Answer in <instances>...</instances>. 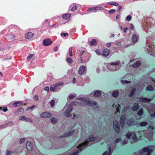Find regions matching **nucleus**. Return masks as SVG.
<instances>
[{
    "label": "nucleus",
    "instance_id": "nucleus-38",
    "mask_svg": "<svg viewBox=\"0 0 155 155\" xmlns=\"http://www.w3.org/2000/svg\"><path fill=\"white\" fill-rule=\"evenodd\" d=\"M107 4L113 5L115 6H117L118 5V3L116 2H108L107 3Z\"/></svg>",
    "mask_w": 155,
    "mask_h": 155
},
{
    "label": "nucleus",
    "instance_id": "nucleus-1",
    "mask_svg": "<svg viewBox=\"0 0 155 155\" xmlns=\"http://www.w3.org/2000/svg\"><path fill=\"white\" fill-rule=\"evenodd\" d=\"M154 149L151 146H148L133 153V155H150Z\"/></svg>",
    "mask_w": 155,
    "mask_h": 155
},
{
    "label": "nucleus",
    "instance_id": "nucleus-22",
    "mask_svg": "<svg viewBox=\"0 0 155 155\" xmlns=\"http://www.w3.org/2000/svg\"><path fill=\"white\" fill-rule=\"evenodd\" d=\"M26 146L28 151H31L32 150V145L30 142L28 141L26 143Z\"/></svg>",
    "mask_w": 155,
    "mask_h": 155
},
{
    "label": "nucleus",
    "instance_id": "nucleus-45",
    "mask_svg": "<svg viewBox=\"0 0 155 155\" xmlns=\"http://www.w3.org/2000/svg\"><path fill=\"white\" fill-rule=\"evenodd\" d=\"M121 83L123 84H129L130 83V81H128L127 80H125V81L121 80Z\"/></svg>",
    "mask_w": 155,
    "mask_h": 155
},
{
    "label": "nucleus",
    "instance_id": "nucleus-4",
    "mask_svg": "<svg viewBox=\"0 0 155 155\" xmlns=\"http://www.w3.org/2000/svg\"><path fill=\"white\" fill-rule=\"evenodd\" d=\"M77 99L83 102H85V104L86 105L90 106L92 107L93 105L96 106L97 104V103L96 102H92L89 100H87V99L85 98L79 97Z\"/></svg>",
    "mask_w": 155,
    "mask_h": 155
},
{
    "label": "nucleus",
    "instance_id": "nucleus-8",
    "mask_svg": "<svg viewBox=\"0 0 155 155\" xmlns=\"http://www.w3.org/2000/svg\"><path fill=\"white\" fill-rule=\"evenodd\" d=\"M113 127L117 134H119L120 131V125L118 122L116 120H114L113 121Z\"/></svg>",
    "mask_w": 155,
    "mask_h": 155
},
{
    "label": "nucleus",
    "instance_id": "nucleus-6",
    "mask_svg": "<svg viewBox=\"0 0 155 155\" xmlns=\"http://www.w3.org/2000/svg\"><path fill=\"white\" fill-rule=\"evenodd\" d=\"M148 111L152 117H155V105L152 104L148 109Z\"/></svg>",
    "mask_w": 155,
    "mask_h": 155
},
{
    "label": "nucleus",
    "instance_id": "nucleus-43",
    "mask_svg": "<svg viewBox=\"0 0 155 155\" xmlns=\"http://www.w3.org/2000/svg\"><path fill=\"white\" fill-rule=\"evenodd\" d=\"M55 102V101L54 100H52L50 102V105L52 107H53L54 106Z\"/></svg>",
    "mask_w": 155,
    "mask_h": 155
},
{
    "label": "nucleus",
    "instance_id": "nucleus-9",
    "mask_svg": "<svg viewBox=\"0 0 155 155\" xmlns=\"http://www.w3.org/2000/svg\"><path fill=\"white\" fill-rule=\"evenodd\" d=\"M51 116V114L47 111L41 113L40 115L41 117L44 118H50Z\"/></svg>",
    "mask_w": 155,
    "mask_h": 155
},
{
    "label": "nucleus",
    "instance_id": "nucleus-47",
    "mask_svg": "<svg viewBox=\"0 0 155 155\" xmlns=\"http://www.w3.org/2000/svg\"><path fill=\"white\" fill-rule=\"evenodd\" d=\"M26 117L24 116H21L19 117V119L20 120H22L23 121H25V120H24L25 119Z\"/></svg>",
    "mask_w": 155,
    "mask_h": 155
},
{
    "label": "nucleus",
    "instance_id": "nucleus-60",
    "mask_svg": "<svg viewBox=\"0 0 155 155\" xmlns=\"http://www.w3.org/2000/svg\"><path fill=\"white\" fill-rule=\"evenodd\" d=\"M121 140V139L120 138H117L115 141V142L116 143H117Z\"/></svg>",
    "mask_w": 155,
    "mask_h": 155
},
{
    "label": "nucleus",
    "instance_id": "nucleus-32",
    "mask_svg": "<svg viewBox=\"0 0 155 155\" xmlns=\"http://www.w3.org/2000/svg\"><path fill=\"white\" fill-rule=\"evenodd\" d=\"M70 15L69 14H66L63 15L62 16V18L64 20H68L70 17Z\"/></svg>",
    "mask_w": 155,
    "mask_h": 155
},
{
    "label": "nucleus",
    "instance_id": "nucleus-28",
    "mask_svg": "<svg viewBox=\"0 0 155 155\" xmlns=\"http://www.w3.org/2000/svg\"><path fill=\"white\" fill-rule=\"evenodd\" d=\"M74 130H71L67 133L64 134L61 137H65L72 135L74 133Z\"/></svg>",
    "mask_w": 155,
    "mask_h": 155
},
{
    "label": "nucleus",
    "instance_id": "nucleus-40",
    "mask_svg": "<svg viewBox=\"0 0 155 155\" xmlns=\"http://www.w3.org/2000/svg\"><path fill=\"white\" fill-rule=\"evenodd\" d=\"M73 4H73V5H71L70 7H72V8L71 9V11H72V12L75 11V10H77V6L75 5V6H72Z\"/></svg>",
    "mask_w": 155,
    "mask_h": 155
},
{
    "label": "nucleus",
    "instance_id": "nucleus-14",
    "mask_svg": "<svg viewBox=\"0 0 155 155\" xmlns=\"http://www.w3.org/2000/svg\"><path fill=\"white\" fill-rule=\"evenodd\" d=\"M63 84V83H57L54 85H51L50 88V90L51 91H53L56 90L58 87Z\"/></svg>",
    "mask_w": 155,
    "mask_h": 155
},
{
    "label": "nucleus",
    "instance_id": "nucleus-33",
    "mask_svg": "<svg viewBox=\"0 0 155 155\" xmlns=\"http://www.w3.org/2000/svg\"><path fill=\"white\" fill-rule=\"evenodd\" d=\"M97 45V41L95 39H93L90 42V46H95Z\"/></svg>",
    "mask_w": 155,
    "mask_h": 155
},
{
    "label": "nucleus",
    "instance_id": "nucleus-12",
    "mask_svg": "<svg viewBox=\"0 0 155 155\" xmlns=\"http://www.w3.org/2000/svg\"><path fill=\"white\" fill-rule=\"evenodd\" d=\"M126 119V116L125 115H123L121 116L120 118V122L122 125L121 127L123 128L125 124V120Z\"/></svg>",
    "mask_w": 155,
    "mask_h": 155
},
{
    "label": "nucleus",
    "instance_id": "nucleus-16",
    "mask_svg": "<svg viewBox=\"0 0 155 155\" xmlns=\"http://www.w3.org/2000/svg\"><path fill=\"white\" fill-rule=\"evenodd\" d=\"M43 45L45 46H48L51 45L52 42L50 38H47L44 40L43 41Z\"/></svg>",
    "mask_w": 155,
    "mask_h": 155
},
{
    "label": "nucleus",
    "instance_id": "nucleus-57",
    "mask_svg": "<svg viewBox=\"0 0 155 155\" xmlns=\"http://www.w3.org/2000/svg\"><path fill=\"white\" fill-rule=\"evenodd\" d=\"M74 97H75V96L74 95H70L68 97L70 99H72Z\"/></svg>",
    "mask_w": 155,
    "mask_h": 155
},
{
    "label": "nucleus",
    "instance_id": "nucleus-37",
    "mask_svg": "<svg viewBox=\"0 0 155 155\" xmlns=\"http://www.w3.org/2000/svg\"><path fill=\"white\" fill-rule=\"evenodd\" d=\"M51 121L52 124H55L57 122V119L54 117H51Z\"/></svg>",
    "mask_w": 155,
    "mask_h": 155
},
{
    "label": "nucleus",
    "instance_id": "nucleus-21",
    "mask_svg": "<svg viewBox=\"0 0 155 155\" xmlns=\"http://www.w3.org/2000/svg\"><path fill=\"white\" fill-rule=\"evenodd\" d=\"M34 34L31 32H29L25 34V37L28 39H30L33 37Z\"/></svg>",
    "mask_w": 155,
    "mask_h": 155
},
{
    "label": "nucleus",
    "instance_id": "nucleus-35",
    "mask_svg": "<svg viewBox=\"0 0 155 155\" xmlns=\"http://www.w3.org/2000/svg\"><path fill=\"white\" fill-rule=\"evenodd\" d=\"M136 89L135 88L133 89L131 91L130 93L129 94V96L130 97H132L134 95Z\"/></svg>",
    "mask_w": 155,
    "mask_h": 155
},
{
    "label": "nucleus",
    "instance_id": "nucleus-53",
    "mask_svg": "<svg viewBox=\"0 0 155 155\" xmlns=\"http://www.w3.org/2000/svg\"><path fill=\"white\" fill-rule=\"evenodd\" d=\"M33 98L35 101H37L38 100V97L37 95H35L33 97Z\"/></svg>",
    "mask_w": 155,
    "mask_h": 155
},
{
    "label": "nucleus",
    "instance_id": "nucleus-31",
    "mask_svg": "<svg viewBox=\"0 0 155 155\" xmlns=\"http://www.w3.org/2000/svg\"><path fill=\"white\" fill-rule=\"evenodd\" d=\"M119 93L117 91H115L112 93V95L114 97L117 98L119 96Z\"/></svg>",
    "mask_w": 155,
    "mask_h": 155
},
{
    "label": "nucleus",
    "instance_id": "nucleus-62",
    "mask_svg": "<svg viewBox=\"0 0 155 155\" xmlns=\"http://www.w3.org/2000/svg\"><path fill=\"white\" fill-rule=\"evenodd\" d=\"M35 107V105H33L31 107H29L28 108L27 110H28L29 109H32L33 110L34 109V108Z\"/></svg>",
    "mask_w": 155,
    "mask_h": 155
},
{
    "label": "nucleus",
    "instance_id": "nucleus-44",
    "mask_svg": "<svg viewBox=\"0 0 155 155\" xmlns=\"http://www.w3.org/2000/svg\"><path fill=\"white\" fill-rule=\"evenodd\" d=\"M61 37H65L66 36H68V33H61Z\"/></svg>",
    "mask_w": 155,
    "mask_h": 155
},
{
    "label": "nucleus",
    "instance_id": "nucleus-48",
    "mask_svg": "<svg viewBox=\"0 0 155 155\" xmlns=\"http://www.w3.org/2000/svg\"><path fill=\"white\" fill-rule=\"evenodd\" d=\"M126 19L128 21H129L132 19L131 16L130 15H128L126 17Z\"/></svg>",
    "mask_w": 155,
    "mask_h": 155
},
{
    "label": "nucleus",
    "instance_id": "nucleus-18",
    "mask_svg": "<svg viewBox=\"0 0 155 155\" xmlns=\"http://www.w3.org/2000/svg\"><path fill=\"white\" fill-rule=\"evenodd\" d=\"M80 59L82 62H87L89 60V59L87 55H86L83 57H81Z\"/></svg>",
    "mask_w": 155,
    "mask_h": 155
},
{
    "label": "nucleus",
    "instance_id": "nucleus-34",
    "mask_svg": "<svg viewBox=\"0 0 155 155\" xmlns=\"http://www.w3.org/2000/svg\"><path fill=\"white\" fill-rule=\"evenodd\" d=\"M130 109V107L129 106H128L125 107L124 109L122 110V112L123 113H125Z\"/></svg>",
    "mask_w": 155,
    "mask_h": 155
},
{
    "label": "nucleus",
    "instance_id": "nucleus-46",
    "mask_svg": "<svg viewBox=\"0 0 155 155\" xmlns=\"http://www.w3.org/2000/svg\"><path fill=\"white\" fill-rule=\"evenodd\" d=\"M69 53L70 56H72V47H70L69 49Z\"/></svg>",
    "mask_w": 155,
    "mask_h": 155
},
{
    "label": "nucleus",
    "instance_id": "nucleus-7",
    "mask_svg": "<svg viewBox=\"0 0 155 155\" xmlns=\"http://www.w3.org/2000/svg\"><path fill=\"white\" fill-rule=\"evenodd\" d=\"M151 129V130H153L154 129V127H153L152 125L151 124H149L148 130L145 131L147 137H151L153 136V132L150 131V129Z\"/></svg>",
    "mask_w": 155,
    "mask_h": 155
},
{
    "label": "nucleus",
    "instance_id": "nucleus-39",
    "mask_svg": "<svg viewBox=\"0 0 155 155\" xmlns=\"http://www.w3.org/2000/svg\"><path fill=\"white\" fill-rule=\"evenodd\" d=\"M147 122L145 121L142 122L140 123L139 124L141 127H143L147 125L148 124Z\"/></svg>",
    "mask_w": 155,
    "mask_h": 155
},
{
    "label": "nucleus",
    "instance_id": "nucleus-58",
    "mask_svg": "<svg viewBox=\"0 0 155 155\" xmlns=\"http://www.w3.org/2000/svg\"><path fill=\"white\" fill-rule=\"evenodd\" d=\"M24 109L22 107H20L19 108V111L20 112H23L24 111Z\"/></svg>",
    "mask_w": 155,
    "mask_h": 155
},
{
    "label": "nucleus",
    "instance_id": "nucleus-56",
    "mask_svg": "<svg viewBox=\"0 0 155 155\" xmlns=\"http://www.w3.org/2000/svg\"><path fill=\"white\" fill-rule=\"evenodd\" d=\"M25 140V139L24 138H21V139L20 141H19V143L21 144L24 142Z\"/></svg>",
    "mask_w": 155,
    "mask_h": 155
},
{
    "label": "nucleus",
    "instance_id": "nucleus-3",
    "mask_svg": "<svg viewBox=\"0 0 155 155\" xmlns=\"http://www.w3.org/2000/svg\"><path fill=\"white\" fill-rule=\"evenodd\" d=\"M147 42V45L145 47V50L147 53H150V55L154 56L155 53V47L153 44H148Z\"/></svg>",
    "mask_w": 155,
    "mask_h": 155
},
{
    "label": "nucleus",
    "instance_id": "nucleus-26",
    "mask_svg": "<svg viewBox=\"0 0 155 155\" xmlns=\"http://www.w3.org/2000/svg\"><path fill=\"white\" fill-rule=\"evenodd\" d=\"M22 104V101H17L13 103L12 104V106L13 107H16L20 106Z\"/></svg>",
    "mask_w": 155,
    "mask_h": 155
},
{
    "label": "nucleus",
    "instance_id": "nucleus-29",
    "mask_svg": "<svg viewBox=\"0 0 155 155\" xmlns=\"http://www.w3.org/2000/svg\"><path fill=\"white\" fill-rule=\"evenodd\" d=\"M141 64V62L139 61H137L134 62L132 65L133 67H138Z\"/></svg>",
    "mask_w": 155,
    "mask_h": 155
},
{
    "label": "nucleus",
    "instance_id": "nucleus-61",
    "mask_svg": "<svg viewBox=\"0 0 155 155\" xmlns=\"http://www.w3.org/2000/svg\"><path fill=\"white\" fill-rule=\"evenodd\" d=\"M84 52V51H80V50H79L78 51V54L80 55V56H81V54H83V52Z\"/></svg>",
    "mask_w": 155,
    "mask_h": 155
},
{
    "label": "nucleus",
    "instance_id": "nucleus-55",
    "mask_svg": "<svg viewBox=\"0 0 155 155\" xmlns=\"http://www.w3.org/2000/svg\"><path fill=\"white\" fill-rule=\"evenodd\" d=\"M12 153V152L7 150L6 151V155H10Z\"/></svg>",
    "mask_w": 155,
    "mask_h": 155
},
{
    "label": "nucleus",
    "instance_id": "nucleus-2",
    "mask_svg": "<svg viewBox=\"0 0 155 155\" xmlns=\"http://www.w3.org/2000/svg\"><path fill=\"white\" fill-rule=\"evenodd\" d=\"M120 62L119 61L109 63L108 65V69L112 71H114L118 70L120 68L119 66Z\"/></svg>",
    "mask_w": 155,
    "mask_h": 155
},
{
    "label": "nucleus",
    "instance_id": "nucleus-52",
    "mask_svg": "<svg viewBox=\"0 0 155 155\" xmlns=\"http://www.w3.org/2000/svg\"><path fill=\"white\" fill-rule=\"evenodd\" d=\"M127 140L126 139L124 140L122 142V144L123 145H124L127 144Z\"/></svg>",
    "mask_w": 155,
    "mask_h": 155
},
{
    "label": "nucleus",
    "instance_id": "nucleus-17",
    "mask_svg": "<svg viewBox=\"0 0 155 155\" xmlns=\"http://www.w3.org/2000/svg\"><path fill=\"white\" fill-rule=\"evenodd\" d=\"M139 35L137 34H134L133 35L132 38V42L134 43H136L139 39Z\"/></svg>",
    "mask_w": 155,
    "mask_h": 155
},
{
    "label": "nucleus",
    "instance_id": "nucleus-30",
    "mask_svg": "<svg viewBox=\"0 0 155 155\" xmlns=\"http://www.w3.org/2000/svg\"><path fill=\"white\" fill-rule=\"evenodd\" d=\"M113 107H115L117 112L119 111L121 109L120 106L119 104H114L113 105Z\"/></svg>",
    "mask_w": 155,
    "mask_h": 155
},
{
    "label": "nucleus",
    "instance_id": "nucleus-10",
    "mask_svg": "<svg viewBox=\"0 0 155 155\" xmlns=\"http://www.w3.org/2000/svg\"><path fill=\"white\" fill-rule=\"evenodd\" d=\"M86 72V68L84 66H80L78 70V74L80 75L85 74Z\"/></svg>",
    "mask_w": 155,
    "mask_h": 155
},
{
    "label": "nucleus",
    "instance_id": "nucleus-63",
    "mask_svg": "<svg viewBox=\"0 0 155 155\" xmlns=\"http://www.w3.org/2000/svg\"><path fill=\"white\" fill-rule=\"evenodd\" d=\"M75 103L76 102H71L69 106L71 107V106H73L75 104H76Z\"/></svg>",
    "mask_w": 155,
    "mask_h": 155
},
{
    "label": "nucleus",
    "instance_id": "nucleus-54",
    "mask_svg": "<svg viewBox=\"0 0 155 155\" xmlns=\"http://www.w3.org/2000/svg\"><path fill=\"white\" fill-rule=\"evenodd\" d=\"M115 12V10L114 9H111L109 11V13L110 14H113Z\"/></svg>",
    "mask_w": 155,
    "mask_h": 155
},
{
    "label": "nucleus",
    "instance_id": "nucleus-49",
    "mask_svg": "<svg viewBox=\"0 0 155 155\" xmlns=\"http://www.w3.org/2000/svg\"><path fill=\"white\" fill-rule=\"evenodd\" d=\"M25 121L28 122L30 123H32V120L30 119L29 118L26 117L25 119L24 120Z\"/></svg>",
    "mask_w": 155,
    "mask_h": 155
},
{
    "label": "nucleus",
    "instance_id": "nucleus-13",
    "mask_svg": "<svg viewBox=\"0 0 155 155\" xmlns=\"http://www.w3.org/2000/svg\"><path fill=\"white\" fill-rule=\"evenodd\" d=\"M127 124L129 126H132L135 125L136 124L135 120L133 118L128 119L127 121Z\"/></svg>",
    "mask_w": 155,
    "mask_h": 155
},
{
    "label": "nucleus",
    "instance_id": "nucleus-5",
    "mask_svg": "<svg viewBox=\"0 0 155 155\" xmlns=\"http://www.w3.org/2000/svg\"><path fill=\"white\" fill-rule=\"evenodd\" d=\"M126 136L128 139H130V137H131L132 140V141H131V142L133 141L135 142L137 139V137L136 136L135 133L134 132H128L126 134Z\"/></svg>",
    "mask_w": 155,
    "mask_h": 155
},
{
    "label": "nucleus",
    "instance_id": "nucleus-27",
    "mask_svg": "<svg viewBox=\"0 0 155 155\" xmlns=\"http://www.w3.org/2000/svg\"><path fill=\"white\" fill-rule=\"evenodd\" d=\"M13 122L12 121H10L9 123H8L6 124H5L2 125H1L0 126V130H1L2 129H3L5 128L6 127H7V125L9 124L11 126L12 125H13Z\"/></svg>",
    "mask_w": 155,
    "mask_h": 155
},
{
    "label": "nucleus",
    "instance_id": "nucleus-59",
    "mask_svg": "<svg viewBox=\"0 0 155 155\" xmlns=\"http://www.w3.org/2000/svg\"><path fill=\"white\" fill-rule=\"evenodd\" d=\"M33 57V55L32 54H31L29 55L28 57H27V59L28 60H30V58H31Z\"/></svg>",
    "mask_w": 155,
    "mask_h": 155
},
{
    "label": "nucleus",
    "instance_id": "nucleus-50",
    "mask_svg": "<svg viewBox=\"0 0 155 155\" xmlns=\"http://www.w3.org/2000/svg\"><path fill=\"white\" fill-rule=\"evenodd\" d=\"M95 52L97 53V54L98 55H101V53L100 52V51L99 50L97 49L95 51Z\"/></svg>",
    "mask_w": 155,
    "mask_h": 155
},
{
    "label": "nucleus",
    "instance_id": "nucleus-41",
    "mask_svg": "<svg viewBox=\"0 0 155 155\" xmlns=\"http://www.w3.org/2000/svg\"><path fill=\"white\" fill-rule=\"evenodd\" d=\"M66 61L69 64H72L73 62V61L69 58H67Z\"/></svg>",
    "mask_w": 155,
    "mask_h": 155
},
{
    "label": "nucleus",
    "instance_id": "nucleus-64",
    "mask_svg": "<svg viewBox=\"0 0 155 155\" xmlns=\"http://www.w3.org/2000/svg\"><path fill=\"white\" fill-rule=\"evenodd\" d=\"M58 47L57 46V47H55L54 48V52H56L58 50Z\"/></svg>",
    "mask_w": 155,
    "mask_h": 155
},
{
    "label": "nucleus",
    "instance_id": "nucleus-23",
    "mask_svg": "<svg viewBox=\"0 0 155 155\" xmlns=\"http://www.w3.org/2000/svg\"><path fill=\"white\" fill-rule=\"evenodd\" d=\"M102 91L99 90H97L94 91V96L95 97L100 96L101 94Z\"/></svg>",
    "mask_w": 155,
    "mask_h": 155
},
{
    "label": "nucleus",
    "instance_id": "nucleus-24",
    "mask_svg": "<svg viewBox=\"0 0 155 155\" xmlns=\"http://www.w3.org/2000/svg\"><path fill=\"white\" fill-rule=\"evenodd\" d=\"M111 147L110 146L108 150L105 152L102 155H111Z\"/></svg>",
    "mask_w": 155,
    "mask_h": 155
},
{
    "label": "nucleus",
    "instance_id": "nucleus-15",
    "mask_svg": "<svg viewBox=\"0 0 155 155\" xmlns=\"http://www.w3.org/2000/svg\"><path fill=\"white\" fill-rule=\"evenodd\" d=\"M103 8L101 7H94L89 8L87 9V12H96L97 10H101Z\"/></svg>",
    "mask_w": 155,
    "mask_h": 155
},
{
    "label": "nucleus",
    "instance_id": "nucleus-25",
    "mask_svg": "<svg viewBox=\"0 0 155 155\" xmlns=\"http://www.w3.org/2000/svg\"><path fill=\"white\" fill-rule=\"evenodd\" d=\"M139 108V104L137 103H135L132 107V110L133 111H136L138 110Z\"/></svg>",
    "mask_w": 155,
    "mask_h": 155
},
{
    "label": "nucleus",
    "instance_id": "nucleus-51",
    "mask_svg": "<svg viewBox=\"0 0 155 155\" xmlns=\"http://www.w3.org/2000/svg\"><path fill=\"white\" fill-rule=\"evenodd\" d=\"M2 110L4 112H6L8 110V109L7 107L5 106L3 107Z\"/></svg>",
    "mask_w": 155,
    "mask_h": 155
},
{
    "label": "nucleus",
    "instance_id": "nucleus-20",
    "mask_svg": "<svg viewBox=\"0 0 155 155\" xmlns=\"http://www.w3.org/2000/svg\"><path fill=\"white\" fill-rule=\"evenodd\" d=\"M152 99L147 98L144 97H140L139 99V100L141 102L146 103L148 102L151 101H152Z\"/></svg>",
    "mask_w": 155,
    "mask_h": 155
},
{
    "label": "nucleus",
    "instance_id": "nucleus-11",
    "mask_svg": "<svg viewBox=\"0 0 155 155\" xmlns=\"http://www.w3.org/2000/svg\"><path fill=\"white\" fill-rule=\"evenodd\" d=\"M73 108L71 106H68L66 110H65L64 113V115L65 116L68 117L71 116L70 113L72 110Z\"/></svg>",
    "mask_w": 155,
    "mask_h": 155
},
{
    "label": "nucleus",
    "instance_id": "nucleus-36",
    "mask_svg": "<svg viewBox=\"0 0 155 155\" xmlns=\"http://www.w3.org/2000/svg\"><path fill=\"white\" fill-rule=\"evenodd\" d=\"M146 89L147 91H152L154 90L153 87L150 85L147 86L146 88Z\"/></svg>",
    "mask_w": 155,
    "mask_h": 155
},
{
    "label": "nucleus",
    "instance_id": "nucleus-19",
    "mask_svg": "<svg viewBox=\"0 0 155 155\" xmlns=\"http://www.w3.org/2000/svg\"><path fill=\"white\" fill-rule=\"evenodd\" d=\"M110 53V51L109 49H104L102 52V55L104 57H107L108 56Z\"/></svg>",
    "mask_w": 155,
    "mask_h": 155
},
{
    "label": "nucleus",
    "instance_id": "nucleus-42",
    "mask_svg": "<svg viewBox=\"0 0 155 155\" xmlns=\"http://www.w3.org/2000/svg\"><path fill=\"white\" fill-rule=\"evenodd\" d=\"M143 110L142 108H141L140 110L138 111L137 114L140 116H141L143 115Z\"/></svg>",
    "mask_w": 155,
    "mask_h": 155
}]
</instances>
